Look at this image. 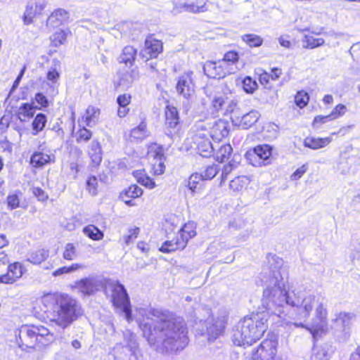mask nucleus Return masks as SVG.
<instances>
[{
  "mask_svg": "<svg viewBox=\"0 0 360 360\" xmlns=\"http://www.w3.org/2000/svg\"><path fill=\"white\" fill-rule=\"evenodd\" d=\"M279 341L276 335L269 333L255 347L250 356V360H282L278 354Z\"/></svg>",
  "mask_w": 360,
  "mask_h": 360,
  "instance_id": "obj_5",
  "label": "nucleus"
},
{
  "mask_svg": "<svg viewBox=\"0 0 360 360\" xmlns=\"http://www.w3.org/2000/svg\"><path fill=\"white\" fill-rule=\"evenodd\" d=\"M325 40L322 38H315L311 35H304L302 40V46L304 49H315L323 45Z\"/></svg>",
  "mask_w": 360,
  "mask_h": 360,
  "instance_id": "obj_31",
  "label": "nucleus"
},
{
  "mask_svg": "<svg viewBox=\"0 0 360 360\" xmlns=\"http://www.w3.org/2000/svg\"><path fill=\"white\" fill-rule=\"evenodd\" d=\"M32 193L41 201H45L48 198L47 194L40 188H32Z\"/></svg>",
  "mask_w": 360,
  "mask_h": 360,
  "instance_id": "obj_55",
  "label": "nucleus"
},
{
  "mask_svg": "<svg viewBox=\"0 0 360 360\" xmlns=\"http://www.w3.org/2000/svg\"><path fill=\"white\" fill-rule=\"evenodd\" d=\"M270 79V74L266 72H264L259 75V80L263 85H266Z\"/></svg>",
  "mask_w": 360,
  "mask_h": 360,
  "instance_id": "obj_63",
  "label": "nucleus"
},
{
  "mask_svg": "<svg viewBox=\"0 0 360 360\" xmlns=\"http://www.w3.org/2000/svg\"><path fill=\"white\" fill-rule=\"evenodd\" d=\"M46 123V117L42 113H39L35 117L32 122L33 135L37 134L39 131H42Z\"/></svg>",
  "mask_w": 360,
  "mask_h": 360,
  "instance_id": "obj_35",
  "label": "nucleus"
},
{
  "mask_svg": "<svg viewBox=\"0 0 360 360\" xmlns=\"http://www.w3.org/2000/svg\"><path fill=\"white\" fill-rule=\"evenodd\" d=\"M313 298H309L308 300L306 299L304 300V309L307 314H309L313 309Z\"/></svg>",
  "mask_w": 360,
  "mask_h": 360,
  "instance_id": "obj_62",
  "label": "nucleus"
},
{
  "mask_svg": "<svg viewBox=\"0 0 360 360\" xmlns=\"http://www.w3.org/2000/svg\"><path fill=\"white\" fill-rule=\"evenodd\" d=\"M117 101L120 107H127L131 101V96L127 94L120 95L117 98Z\"/></svg>",
  "mask_w": 360,
  "mask_h": 360,
  "instance_id": "obj_54",
  "label": "nucleus"
},
{
  "mask_svg": "<svg viewBox=\"0 0 360 360\" xmlns=\"http://www.w3.org/2000/svg\"><path fill=\"white\" fill-rule=\"evenodd\" d=\"M143 193L142 189L136 185H131L127 190L122 194V198H136L141 196Z\"/></svg>",
  "mask_w": 360,
  "mask_h": 360,
  "instance_id": "obj_40",
  "label": "nucleus"
},
{
  "mask_svg": "<svg viewBox=\"0 0 360 360\" xmlns=\"http://www.w3.org/2000/svg\"><path fill=\"white\" fill-rule=\"evenodd\" d=\"M49 255L46 249H34L28 254L27 260L34 264H41Z\"/></svg>",
  "mask_w": 360,
  "mask_h": 360,
  "instance_id": "obj_25",
  "label": "nucleus"
},
{
  "mask_svg": "<svg viewBox=\"0 0 360 360\" xmlns=\"http://www.w3.org/2000/svg\"><path fill=\"white\" fill-rule=\"evenodd\" d=\"M233 151L232 147L230 144H223L215 153V158L217 161L224 162L229 158Z\"/></svg>",
  "mask_w": 360,
  "mask_h": 360,
  "instance_id": "obj_33",
  "label": "nucleus"
},
{
  "mask_svg": "<svg viewBox=\"0 0 360 360\" xmlns=\"http://www.w3.org/2000/svg\"><path fill=\"white\" fill-rule=\"evenodd\" d=\"M203 181L202 173H195L191 175L188 181V186L193 192L197 188V185Z\"/></svg>",
  "mask_w": 360,
  "mask_h": 360,
  "instance_id": "obj_43",
  "label": "nucleus"
},
{
  "mask_svg": "<svg viewBox=\"0 0 360 360\" xmlns=\"http://www.w3.org/2000/svg\"><path fill=\"white\" fill-rule=\"evenodd\" d=\"M139 229L138 228L130 231V234L125 238V245H129V241L136 238Z\"/></svg>",
  "mask_w": 360,
  "mask_h": 360,
  "instance_id": "obj_61",
  "label": "nucleus"
},
{
  "mask_svg": "<svg viewBox=\"0 0 360 360\" xmlns=\"http://www.w3.org/2000/svg\"><path fill=\"white\" fill-rule=\"evenodd\" d=\"M45 8L44 0H32L28 2L23 15L25 24L30 25L34 18L40 15Z\"/></svg>",
  "mask_w": 360,
  "mask_h": 360,
  "instance_id": "obj_15",
  "label": "nucleus"
},
{
  "mask_svg": "<svg viewBox=\"0 0 360 360\" xmlns=\"http://www.w3.org/2000/svg\"><path fill=\"white\" fill-rule=\"evenodd\" d=\"M89 155L94 167L98 166L102 160L101 145L97 141H92L89 150Z\"/></svg>",
  "mask_w": 360,
  "mask_h": 360,
  "instance_id": "obj_21",
  "label": "nucleus"
},
{
  "mask_svg": "<svg viewBox=\"0 0 360 360\" xmlns=\"http://www.w3.org/2000/svg\"><path fill=\"white\" fill-rule=\"evenodd\" d=\"M100 110L94 106H89L86 111L85 122L89 127H93L97 123Z\"/></svg>",
  "mask_w": 360,
  "mask_h": 360,
  "instance_id": "obj_30",
  "label": "nucleus"
},
{
  "mask_svg": "<svg viewBox=\"0 0 360 360\" xmlns=\"http://www.w3.org/2000/svg\"><path fill=\"white\" fill-rule=\"evenodd\" d=\"M8 207L11 209H15L19 206L20 199L16 193H12L7 197Z\"/></svg>",
  "mask_w": 360,
  "mask_h": 360,
  "instance_id": "obj_52",
  "label": "nucleus"
},
{
  "mask_svg": "<svg viewBox=\"0 0 360 360\" xmlns=\"http://www.w3.org/2000/svg\"><path fill=\"white\" fill-rule=\"evenodd\" d=\"M35 312L41 318L63 329L70 326L80 316L77 301L67 293H44L36 301Z\"/></svg>",
  "mask_w": 360,
  "mask_h": 360,
  "instance_id": "obj_2",
  "label": "nucleus"
},
{
  "mask_svg": "<svg viewBox=\"0 0 360 360\" xmlns=\"http://www.w3.org/2000/svg\"><path fill=\"white\" fill-rule=\"evenodd\" d=\"M271 147L269 145H260L256 146L252 151L247 153L248 158H258L261 162H252L253 165H261L262 162L267 160L271 155Z\"/></svg>",
  "mask_w": 360,
  "mask_h": 360,
  "instance_id": "obj_16",
  "label": "nucleus"
},
{
  "mask_svg": "<svg viewBox=\"0 0 360 360\" xmlns=\"http://www.w3.org/2000/svg\"><path fill=\"white\" fill-rule=\"evenodd\" d=\"M329 120H331L330 115H326V116L319 115V116L315 117V118L314 120L313 124H314V127H316V124H318L319 123H321H321H325V122H326L327 121H329Z\"/></svg>",
  "mask_w": 360,
  "mask_h": 360,
  "instance_id": "obj_60",
  "label": "nucleus"
},
{
  "mask_svg": "<svg viewBox=\"0 0 360 360\" xmlns=\"http://www.w3.org/2000/svg\"><path fill=\"white\" fill-rule=\"evenodd\" d=\"M139 327L143 337L150 345L160 343L162 353L178 352L189 342L188 329L183 319L177 318L166 311L153 314Z\"/></svg>",
  "mask_w": 360,
  "mask_h": 360,
  "instance_id": "obj_1",
  "label": "nucleus"
},
{
  "mask_svg": "<svg viewBox=\"0 0 360 360\" xmlns=\"http://www.w3.org/2000/svg\"><path fill=\"white\" fill-rule=\"evenodd\" d=\"M22 328L25 340H21L19 345L22 350L43 349L56 340L54 333L44 325L26 323L22 326Z\"/></svg>",
  "mask_w": 360,
  "mask_h": 360,
  "instance_id": "obj_4",
  "label": "nucleus"
},
{
  "mask_svg": "<svg viewBox=\"0 0 360 360\" xmlns=\"http://www.w3.org/2000/svg\"><path fill=\"white\" fill-rule=\"evenodd\" d=\"M35 108L29 103H22L18 108L17 115L21 122H27L34 116Z\"/></svg>",
  "mask_w": 360,
  "mask_h": 360,
  "instance_id": "obj_24",
  "label": "nucleus"
},
{
  "mask_svg": "<svg viewBox=\"0 0 360 360\" xmlns=\"http://www.w3.org/2000/svg\"><path fill=\"white\" fill-rule=\"evenodd\" d=\"M83 266L78 263H75L70 265V266H63L53 271V275L56 276L63 274L69 273L72 271H75L77 269L82 268Z\"/></svg>",
  "mask_w": 360,
  "mask_h": 360,
  "instance_id": "obj_45",
  "label": "nucleus"
},
{
  "mask_svg": "<svg viewBox=\"0 0 360 360\" xmlns=\"http://www.w3.org/2000/svg\"><path fill=\"white\" fill-rule=\"evenodd\" d=\"M97 179L95 176L89 177L86 181V188L92 195H95L97 193Z\"/></svg>",
  "mask_w": 360,
  "mask_h": 360,
  "instance_id": "obj_51",
  "label": "nucleus"
},
{
  "mask_svg": "<svg viewBox=\"0 0 360 360\" xmlns=\"http://www.w3.org/2000/svg\"><path fill=\"white\" fill-rule=\"evenodd\" d=\"M130 136L135 139H142L148 136V130L145 122H141L137 127L131 129Z\"/></svg>",
  "mask_w": 360,
  "mask_h": 360,
  "instance_id": "obj_36",
  "label": "nucleus"
},
{
  "mask_svg": "<svg viewBox=\"0 0 360 360\" xmlns=\"http://www.w3.org/2000/svg\"><path fill=\"white\" fill-rule=\"evenodd\" d=\"M248 183V179L245 176H238L230 182V188L235 192H239L243 190V188Z\"/></svg>",
  "mask_w": 360,
  "mask_h": 360,
  "instance_id": "obj_38",
  "label": "nucleus"
},
{
  "mask_svg": "<svg viewBox=\"0 0 360 360\" xmlns=\"http://www.w3.org/2000/svg\"><path fill=\"white\" fill-rule=\"evenodd\" d=\"M138 79V72L135 69H127L120 76L118 85L123 89H127Z\"/></svg>",
  "mask_w": 360,
  "mask_h": 360,
  "instance_id": "obj_19",
  "label": "nucleus"
},
{
  "mask_svg": "<svg viewBox=\"0 0 360 360\" xmlns=\"http://www.w3.org/2000/svg\"><path fill=\"white\" fill-rule=\"evenodd\" d=\"M70 34V31L69 30H59L56 31L52 36L51 37V41L52 45L55 47H58L60 45L63 44L67 39V37Z\"/></svg>",
  "mask_w": 360,
  "mask_h": 360,
  "instance_id": "obj_32",
  "label": "nucleus"
},
{
  "mask_svg": "<svg viewBox=\"0 0 360 360\" xmlns=\"http://www.w3.org/2000/svg\"><path fill=\"white\" fill-rule=\"evenodd\" d=\"M238 104L237 100L232 99L228 100L227 104L224 108V113L226 114L228 112H233L234 110L236 108Z\"/></svg>",
  "mask_w": 360,
  "mask_h": 360,
  "instance_id": "obj_57",
  "label": "nucleus"
},
{
  "mask_svg": "<svg viewBox=\"0 0 360 360\" xmlns=\"http://www.w3.org/2000/svg\"><path fill=\"white\" fill-rule=\"evenodd\" d=\"M243 89L245 92L252 94L257 89V82L252 80L250 77H245L243 81Z\"/></svg>",
  "mask_w": 360,
  "mask_h": 360,
  "instance_id": "obj_46",
  "label": "nucleus"
},
{
  "mask_svg": "<svg viewBox=\"0 0 360 360\" xmlns=\"http://www.w3.org/2000/svg\"><path fill=\"white\" fill-rule=\"evenodd\" d=\"M35 101L37 103L40 104L42 107H46L48 105V100L46 97L41 94L38 93L35 96Z\"/></svg>",
  "mask_w": 360,
  "mask_h": 360,
  "instance_id": "obj_58",
  "label": "nucleus"
},
{
  "mask_svg": "<svg viewBox=\"0 0 360 360\" xmlns=\"http://www.w3.org/2000/svg\"><path fill=\"white\" fill-rule=\"evenodd\" d=\"M282 75V70L278 68L271 69V73L270 74V78L272 80L278 79Z\"/></svg>",
  "mask_w": 360,
  "mask_h": 360,
  "instance_id": "obj_64",
  "label": "nucleus"
},
{
  "mask_svg": "<svg viewBox=\"0 0 360 360\" xmlns=\"http://www.w3.org/2000/svg\"><path fill=\"white\" fill-rule=\"evenodd\" d=\"M136 50L131 46H127L123 49L122 53L120 56V62L126 65H131L135 60Z\"/></svg>",
  "mask_w": 360,
  "mask_h": 360,
  "instance_id": "obj_28",
  "label": "nucleus"
},
{
  "mask_svg": "<svg viewBox=\"0 0 360 360\" xmlns=\"http://www.w3.org/2000/svg\"><path fill=\"white\" fill-rule=\"evenodd\" d=\"M307 167L306 165H303L300 167L296 169V171L291 175L292 180H297L300 179L302 175L307 172Z\"/></svg>",
  "mask_w": 360,
  "mask_h": 360,
  "instance_id": "obj_56",
  "label": "nucleus"
},
{
  "mask_svg": "<svg viewBox=\"0 0 360 360\" xmlns=\"http://www.w3.org/2000/svg\"><path fill=\"white\" fill-rule=\"evenodd\" d=\"M295 103L300 108L304 107L309 101V96L307 93L304 91H299L295 98Z\"/></svg>",
  "mask_w": 360,
  "mask_h": 360,
  "instance_id": "obj_47",
  "label": "nucleus"
},
{
  "mask_svg": "<svg viewBox=\"0 0 360 360\" xmlns=\"http://www.w3.org/2000/svg\"><path fill=\"white\" fill-rule=\"evenodd\" d=\"M69 18V13L64 9L58 8L51 13L47 20V25L53 27H58L66 22Z\"/></svg>",
  "mask_w": 360,
  "mask_h": 360,
  "instance_id": "obj_17",
  "label": "nucleus"
},
{
  "mask_svg": "<svg viewBox=\"0 0 360 360\" xmlns=\"http://www.w3.org/2000/svg\"><path fill=\"white\" fill-rule=\"evenodd\" d=\"M166 125L172 129L176 127L179 123V113L176 108L172 105H167L165 110Z\"/></svg>",
  "mask_w": 360,
  "mask_h": 360,
  "instance_id": "obj_22",
  "label": "nucleus"
},
{
  "mask_svg": "<svg viewBox=\"0 0 360 360\" xmlns=\"http://www.w3.org/2000/svg\"><path fill=\"white\" fill-rule=\"evenodd\" d=\"M111 302L112 305L121 309L125 314L128 321L132 319V310L129 297L124 285L115 283L112 288Z\"/></svg>",
  "mask_w": 360,
  "mask_h": 360,
  "instance_id": "obj_7",
  "label": "nucleus"
},
{
  "mask_svg": "<svg viewBox=\"0 0 360 360\" xmlns=\"http://www.w3.org/2000/svg\"><path fill=\"white\" fill-rule=\"evenodd\" d=\"M207 129L209 136L215 141H221L229 134V124L222 120H216L212 122L204 124Z\"/></svg>",
  "mask_w": 360,
  "mask_h": 360,
  "instance_id": "obj_13",
  "label": "nucleus"
},
{
  "mask_svg": "<svg viewBox=\"0 0 360 360\" xmlns=\"http://www.w3.org/2000/svg\"><path fill=\"white\" fill-rule=\"evenodd\" d=\"M192 140L195 145L199 154L203 157L210 156L215 150L210 141L207 127L202 122H198L192 130Z\"/></svg>",
  "mask_w": 360,
  "mask_h": 360,
  "instance_id": "obj_6",
  "label": "nucleus"
},
{
  "mask_svg": "<svg viewBox=\"0 0 360 360\" xmlns=\"http://www.w3.org/2000/svg\"><path fill=\"white\" fill-rule=\"evenodd\" d=\"M51 161V156L41 153H35L31 157V163L34 167H41Z\"/></svg>",
  "mask_w": 360,
  "mask_h": 360,
  "instance_id": "obj_34",
  "label": "nucleus"
},
{
  "mask_svg": "<svg viewBox=\"0 0 360 360\" xmlns=\"http://www.w3.org/2000/svg\"><path fill=\"white\" fill-rule=\"evenodd\" d=\"M331 139L328 137L326 138H314L307 137L304 140V145L305 147L309 148L313 150L323 148L330 143Z\"/></svg>",
  "mask_w": 360,
  "mask_h": 360,
  "instance_id": "obj_23",
  "label": "nucleus"
},
{
  "mask_svg": "<svg viewBox=\"0 0 360 360\" xmlns=\"http://www.w3.org/2000/svg\"><path fill=\"white\" fill-rule=\"evenodd\" d=\"M268 321L269 316L264 313H251L244 316L233 332V342L243 347L255 343L268 330Z\"/></svg>",
  "mask_w": 360,
  "mask_h": 360,
  "instance_id": "obj_3",
  "label": "nucleus"
},
{
  "mask_svg": "<svg viewBox=\"0 0 360 360\" xmlns=\"http://www.w3.org/2000/svg\"><path fill=\"white\" fill-rule=\"evenodd\" d=\"M224 65L219 61L218 63L216 62H207L204 66L203 70L205 74L210 77H221L223 76L224 72L222 70Z\"/></svg>",
  "mask_w": 360,
  "mask_h": 360,
  "instance_id": "obj_20",
  "label": "nucleus"
},
{
  "mask_svg": "<svg viewBox=\"0 0 360 360\" xmlns=\"http://www.w3.org/2000/svg\"><path fill=\"white\" fill-rule=\"evenodd\" d=\"M207 10L206 0H188L184 3L176 4L173 8L176 13L186 11L192 13H204Z\"/></svg>",
  "mask_w": 360,
  "mask_h": 360,
  "instance_id": "obj_12",
  "label": "nucleus"
},
{
  "mask_svg": "<svg viewBox=\"0 0 360 360\" xmlns=\"http://www.w3.org/2000/svg\"><path fill=\"white\" fill-rule=\"evenodd\" d=\"M204 90L216 111L224 110L229 97L220 90L219 87L207 86Z\"/></svg>",
  "mask_w": 360,
  "mask_h": 360,
  "instance_id": "obj_10",
  "label": "nucleus"
},
{
  "mask_svg": "<svg viewBox=\"0 0 360 360\" xmlns=\"http://www.w3.org/2000/svg\"><path fill=\"white\" fill-rule=\"evenodd\" d=\"M238 162L236 160L231 161L229 162V164L224 166L222 171H221V184H222V182H224L226 179L228 175L233 169H236L238 167Z\"/></svg>",
  "mask_w": 360,
  "mask_h": 360,
  "instance_id": "obj_42",
  "label": "nucleus"
},
{
  "mask_svg": "<svg viewBox=\"0 0 360 360\" xmlns=\"http://www.w3.org/2000/svg\"><path fill=\"white\" fill-rule=\"evenodd\" d=\"M83 232L86 236L93 240H99L103 236V233L94 225H89L84 227Z\"/></svg>",
  "mask_w": 360,
  "mask_h": 360,
  "instance_id": "obj_39",
  "label": "nucleus"
},
{
  "mask_svg": "<svg viewBox=\"0 0 360 360\" xmlns=\"http://www.w3.org/2000/svg\"><path fill=\"white\" fill-rule=\"evenodd\" d=\"M316 317L321 322L328 323L327 321V309L323 307V304H320L316 309Z\"/></svg>",
  "mask_w": 360,
  "mask_h": 360,
  "instance_id": "obj_50",
  "label": "nucleus"
},
{
  "mask_svg": "<svg viewBox=\"0 0 360 360\" xmlns=\"http://www.w3.org/2000/svg\"><path fill=\"white\" fill-rule=\"evenodd\" d=\"M346 106L343 104H338L335 106V108L333 110L330 115V120H335L340 116L345 115L346 112Z\"/></svg>",
  "mask_w": 360,
  "mask_h": 360,
  "instance_id": "obj_49",
  "label": "nucleus"
},
{
  "mask_svg": "<svg viewBox=\"0 0 360 360\" xmlns=\"http://www.w3.org/2000/svg\"><path fill=\"white\" fill-rule=\"evenodd\" d=\"M306 329L311 334L313 338L316 340L328 333V323L321 322L320 324H314L310 327L307 326Z\"/></svg>",
  "mask_w": 360,
  "mask_h": 360,
  "instance_id": "obj_26",
  "label": "nucleus"
},
{
  "mask_svg": "<svg viewBox=\"0 0 360 360\" xmlns=\"http://www.w3.org/2000/svg\"><path fill=\"white\" fill-rule=\"evenodd\" d=\"M25 271L26 269L22 263L14 262L8 265L6 272L0 274V276L4 281V284L11 285L22 278Z\"/></svg>",
  "mask_w": 360,
  "mask_h": 360,
  "instance_id": "obj_11",
  "label": "nucleus"
},
{
  "mask_svg": "<svg viewBox=\"0 0 360 360\" xmlns=\"http://www.w3.org/2000/svg\"><path fill=\"white\" fill-rule=\"evenodd\" d=\"M220 170L218 165H213L206 168L202 174L203 180H210L213 179Z\"/></svg>",
  "mask_w": 360,
  "mask_h": 360,
  "instance_id": "obj_44",
  "label": "nucleus"
},
{
  "mask_svg": "<svg viewBox=\"0 0 360 360\" xmlns=\"http://www.w3.org/2000/svg\"><path fill=\"white\" fill-rule=\"evenodd\" d=\"M242 39L250 47H259L263 44V39L254 34H244Z\"/></svg>",
  "mask_w": 360,
  "mask_h": 360,
  "instance_id": "obj_37",
  "label": "nucleus"
},
{
  "mask_svg": "<svg viewBox=\"0 0 360 360\" xmlns=\"http://www.w3.org/2000/svg\"><path fill=\"white\" fill-rule=\"evenodd\" d=\"M278 41L281 46L284 48L290 49L292 44L291 41L288 39V36H281L278 38Z\"/></svg>",
  "mask_w": 360,
  "mask_h": 360,
  "instance_id": "obj_59",
  "label": "nucleus"
},
{
  "mask_svg": "<svg viewBox=\"0 0 360 360\" xmlns=\"http://www.w3.org/2000/svg\"><path fill=\"white\" fill-rule=\"evenodd\" d=\"M151 169L155 175H160L164 173L165 165L163 161V155L157 153L151 162Z\"/></svg>",
  "mask_w": 360,
  "mask_h": 360,
  "instance_id": "obj_27",
  "label": "nucleus"
},
{
  "mask_svg": "<svg viewBox=\"0 0 360 360\" xmlns=\"http://www.w3.org/2000/svg\"><path fill=\"white\" fill-rule=\"evenodd\" d=\"M75 287L84 295H91L98 290L96 283L90 278H84L76 281Z\"/></svg>",
  "mask_w": 360,
  "mask_h": 360,
  "instance_id": "obj_18",
  "label": "nucleus"
},
{
  "mask_svg": "<svg viewBox=\"0 0 360 360\" xmlns=\"http://www.w3.org/2000/svg\"><path fill=\"white\" fill-rule=\"evenodd\" d=\"M258 112L257 110H251L242 116L240 125L245 129H248L253 125L258 120Z\"/></svg>",
  "mask_w": 360,
  "mask_h": 360,
  "instance_id": "obj_29",
  "label": "nucleus"
},
{
  "mask_svg": "<svg viewBox=\"0 0 360 360\" xmlns=\"http://www.w3.org/2000/svg\"><path fill=\"white\" fill-rule=\"evenodd\" d=\"M195 224L193 221L185 224L179 230L176 239L175 240H167L164 245L167 246L175 245L178 248H186L188 240L195 236Z\"/></svg>",
  "mask_w": 360,
  "mask_h": 360,
  "instance_id": "obj_9",
  "label": "nucleus"
},
{
  "mask_svg": "<svg viewBox=\"0 0 360 360\" xmlns=\"http://www.w3.org/2000/svg\"><path fill=\"white\" fill-rule=\"evenodd\" d=\"M91 132L89 130L86 129V128L83 127L82 129H79L76 134L77 141H87L91 139Z\"/></svg>",
  "mask_w": 360,
  "mask_h": 360,
  "instance_id": "obj_48",
  "label": "nucleus"
},
{
  "mask_svg": "<svg viewBox=\"0 0 360 360\" xmlns=\"http://www.w3.org/2000/svg\"><path fill=\"white\" fill-rule=\"evenodd\" d=\"M191 71L184 72L177 81L176 89L177 93L187 101H192L195 97V84Z\"/></svg>",
  "mask_w": 360,
  "mask_h": 360,
  "instance_id": "obj_8",
  "label": "nucleus"
},
{
  "mask_svg": "<svg viewBox=\"0 0 360 360\" xmlns=\"http://www.w3.org/2000/svg\"><path fill=\"white\" fill-rule=\"evenodd\" d=\"M238 60V55L236 52L234 51H229L227 52L224 57V59L221 63L224 66L226 62L235 63Z\"/></svg>",
  "mask_w": 360,
  "mask_h": 360,
  "instance_id": "obj_53",
  "label": "nucleus"
},
{
  "mask_svg": "<svg viewBox=\"0 0 360 360\" xmlns=\"http://www.w3.org/2000/svg\"><path fill=\"white\" fill-rule=\"evenodd\" d=\"M82 256V253L77 249H65L63 252V257L67 261L77 260Z\"/></svg>",
  "mask_w": 360,
  "mask_h": 360,
  "instance_id": "obj_41",
  "label": "nucleus"
},
{
  "mask_svg": "<svg viewBox=\"0 0 360 360\" xmlns=\"http://www.w3.org/2000/svg\"><path fill=\"white\" fill-rule=\"evenodd\" d=\"M162 51V43L152 37H148L145 41V47L140 55L148 60L151 58H156Z\"/></svg>",
  "mask_w": 360,
  "mask_h": 360,
  "instance_id": "obj_14",
  "label": "nucleus"
}]
</instances>
